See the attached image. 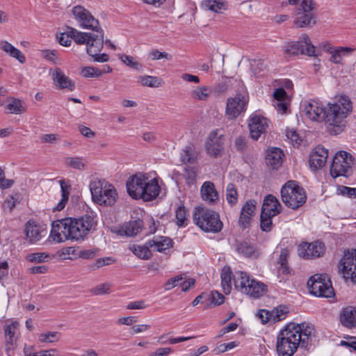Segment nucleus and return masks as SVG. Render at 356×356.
Wrapping results in <instances>:
<instances>
[{"mask_svg": "<svg viewBox=\"0 0 356 356\" xmlns=\"http://www.w3.org/2000/svg\"><path fill=\"white\" fill-rule=\"evenodd\" d=\"M326 111L323 104L311 100L307 102L303 111L312 121H325L330 134L337 135L346 127V118L352 109V103L348 97H341L334 104H329Z\"/></svg>", "mask_w": 356, "mask_h": 356, "instance_id": "nucleus-1", "label": "nucleus"}, {"mask_svg": "<svg viewBox=\"0 0 356 356\" xmlns=\"http://www.w3.org/2000/svg\"><path fill=\"white\" fill-rule=\"evenodd\" d=\"M96 216L87 213L79 218H66L52 223L50 233L51 239L57 243L67 240H83L85 236L97 226Z\"/></svg>", "mask_w": 356, "mask_h": 356, "instance_id": "nucleus-2", "label": "nucleus"}, {"mask_svg": "<svg viewBox=\"0 0 356 356\" xmlns=\"http://www.w3.org/2000/svg\"><path fill=\"white\" fill-rule=\"evenodd\" d=\"M293 327L289 323L280 331L276 342V350L279 356H293L298 346H300L301 338L298 332L300 330Z\"/></svg>", "mask_w": 356, "mask_h": 356, "instance_id": "nucleus-3", "label": "nucleus"}, {"mask_svg": "<svg viewBox=\"0 0 356 356\" xmlns=\"http://www.w3.org/2000/svg\"><path fill=\"white\" fill-rule=\"evenodd\" d=\"M92 199L101 206H112L118 198L115 187L105 179H94L89 185Z\"/></svg>", "mask_w": 356, "mask_h": 356, "instance_id": "nucleus-4", "label": "nucleus"}, {"mask_svg": "<svg viewBox=\"0 0 356 356\" xmlns=\"http://www.w3.org/2000/svg\"><path fill=\"white\" fill-rule=\"evenodd\" d=\"M193 219L195 224L206 232L218 233L223 227L219 214L209 209L196 207Z\"/></svg>", "mask_w": 356, "mask_h": 356, "instance_id": "nucleus-5", "label": "nucleus"}, {"mask_svg": "<svg viewBox=\"0 0 356 356\" xmlns=\"http://www.w3.org/2000/svg\"><path fill=\"white\" fill-rule=\"evenodd\" d=\"M281 198L283 203L289 208L296 210L307 201V195L296 181H288L281 188Z\"/></svg>", "mask_w": 356, "mask_h": 356, "instance_id": "nucleus-6", "label": "nucleus"}, {"mask_svg": "<svg viewBox=\"0 0 356 356\" xmlns=\"http://www.w3.org/2000/svg\"><path fill=\"white\" fill-rule=\"evenodd\" d=\"M234 282L238 291L255 298L261 296L267 290L266 285L254 279H251L248 274L242 271L236 272Z\"/></svg>", "mask_w": 356, "mask_h": 356, "instance_id": "nucleus-7", "label": "nucleus"}, {"mask_svg": "<svg viewBox=\"0 0 356 356\" xmlns=\"http://www.w3.org/2000/svg\"><path fill=\"white\" fill-rule=\"evenodd\" d=\"M282 48L285 56H295L299 54L317 56L315 54V47L307 34L302 35L297 42L285 43Z\"/></svg>", "mask_w": 356, "mask_h": 356, "instance_id": "nucleus-8", "label": "nucleus"}, {"mask_svg": "<svg viewBox=\"0 0 356 356\" xmlns=\"http://www.w3.org/2000/svg\"><path fill=\"white\" fill-rule=\"evenodd\" d=\"M354 158L347 152L340 151L333 158L330 167V175L332 177H347L351 172L354 165Z\"/></svg>", "mask_w": 356, "mask_h": 356, "instance_id": "nucleus-9", "label": "nucleus"}, {"mask_svg": "<svg viewBox=\"0 0 356 356\" xmlns=\"http://www.w3.org/2000/svg\"><path fill=\"white\" fill-rule=\"evenodd\" d=\"M316 8V3L313 0H301L300 6L296 10L294 25L298 28L312 27L316 24L313 10Z\"/></svg>", "mask_w": 356, "mask_h": 356, "instance_id": "nucleus-10", "label": "nucleus"}, {"mask_svg": "<svg viewBox=\"0 0 356 356\" xmlns=\"http://www.w3.org/2000/svg\"><path fill=\"white\" fill-rule=\"evenodd\" d=\"M309 291L317 297L330 298L334 295L332 283L325 275L316 274L307 282Z\"/></svg>", "mask_w": 356, "mask_h": 356, "instance_id": "nucleus-11", "label": "nucleus"}, {"mask_svg": "<svg viewBox=\"0 0 356 356\" xmlns=\"http://www.w3.org/2000/svg\"><path fill=\"white\" fill-rule=\"evenodd\" d=\"M339 269L346 280L356 282V249L344 250Z\"/></svg>", "mask_w": 356, "mask_h": 356, "instance_id": "nucleus-12", "label": "nucleus"}, {"mask_svg": "<svg viewBox=\"0 0 356 356\" xmlns=\"http://www.w3.org/2000/svg\"><path fill=\"white\" fill-rule=\"evenodd\" d=\"M248 104V96L245 94L237 93L234 97L228 98L225 109V115L228 119L236 118L246 111Z\"/></svg>", "mask_w": 356, "mask_h": 356, "instance_id": "nucleus-13", "label": "nucleus"}, {"mask_svg": "<svg viewBox=\"0 0 356 356\" xmlns=\"http://www.w3.org/2000/svg\"><path fill=\"white\" fill-rule=\"evenodd\" d=\"M72 14L80 26L83 29L97 30L99 24L92 14L81 6H76L72 8Z\"/></svg>", "mask_w": 356, "mask_h": 356, "instance_id": "nucleus-14", "label": "nucleus"}, {"mask_svg": "<svg viewBox=\"0 0 356 356\" xmlns=\"http://www.w3.org/2000/svg\"><path fill=\"white\" fill-rule=\"evenodd\" d=\"M325 250V245L319 241L303 243L298 248V255L307 259L320 257L323 255Z\"/></svg>", "mask_w": 356, "mask_h": 356, "instance_id": "nucleus-15", "label": "nucleus"}, {"mask_svg": "<svg viewBox=\"0 0 356 356\" xmlns=\"http://www.w3.org/2000/svg\"><path fill=\"white\" fill-rule=\"evenodd\" d=\"M223 135L219 134L218 130L212 131L205 144L207 154L215 158L220 156L223 150Z\"/></svg>", "mask_w": 356, "mask_h": 356, "instance_id": "nucleus-16", "label": "nucleus"}, {"mask_svg": "<svg viewBox=\"0 0 356 356\" xmlns=\"http://www.w3.org/2000/svg\"><path fill=\"white\" fill-rule=\"evenodd\" d=\"M147 179L148 177L142 173L136 174L129 177L126 184L128 194L134 199H140V193L143 191V186Z\"/></svg>", "mask_w": 356, "mask_h": 356, "instance_id": "nucleus-17", "label": "nucleus"}, {"mask_svg": "<svg viewBox=\"0 0 356 356\" xmlns=\"http://www.w3.org/2000/svg\"><path fill=\"white\" fill-rule=\"evenodd\" d=\"M19 323L17 321H13L9 325H6L4 328L5 332V348L8 355H10V352L13 351L17 344V341L19 337Z\"/></svg>", "mask_w": 356, "mask_h": 356, "instance_id": "nucleus-18", "label": "nucleus"}, {"mask_svg": "<svg viewBox=\"0 0 356 356\" xmlns=\"http://www.w3.org/2000/svg\"><path fill=\"white\" fill-rule=\"evenodd\" d=\"M328 150L318 145L314 148L309 155V163L312 170L316 171L323 168L327 161Z\"/></svg>", "mask_w": 356, "mask_h": 356, "instance_id": "nucleus-19", "label": "nucleus"}, {"mask_svg": "<svg viewBox=\"0 0 356 356\" xmlns=\"http://www.w3.org/2000/svg\"><path fill=\"white\" fill-rule=\"evenodd\" d=\"M92 31L95 33H92V37L86 46V50L89 56H97V54L99 53L104 47V35L100 26L97 30Z\"/></svg>", "mask_w": 356, "mask_h": 356, "instance_id": "nucleus-20", "label": "nucleus"}, {"mask_svg": "<svg viewBox=\"0 0 356 356\" xmlns=\"http://www.w3.org/2000/svg\"><path fill=\"white\" fill-rule=\"evenodd\" d=\"M267 126L266 118L257 115L252 116L248 124L250 137L254 140H258L261 134L266 131Z\"/></svg>", "mask_w": 356, "mask_h": 356, "instance_id": "nucleus-21", "label": "nucleus"}, {"mask_svg": "<svg viewBox=\"0 0 356 356\" xmlns=\"http://www.w3.org/2000/svg\"><path fill=\"white\" fill-rule=\"evenodd\" d=\"M45 232V229L40 224L33 220H29L25 225L24 233L31 243L40 241L42 233Z\"/></svg>", "mask_w": 356, "mask_h": 356, "instance_id": "nucleus-22", "label": "nucleus"}, {"mask_svg": "<svg viewBox=\"0 0 356 356\" xmlns=\"http://www.w3.org/2000/svg\"><path fill=\"white\" fill-rule=\"evenodd\" d=\"M160 186L156 178L147 179L145 184L143 186L140 194V199L145 202H149L154 200L159 194Z\"/></svg>", "mask_w": 356, "mask_h": 356, "instance_id": "nucleus-23", "label": "nucleus"}, {"mask_svg": "<svg viewBox=\"0 0 356 356\" xmlns=\"http://www.w3.org/2000/svg\"><path fill=\"white\" fill-rule=\"evenodd\" d=\"M257 202L254 200H248L243 206L238 219V225L243 229L248 227L252 217L254 214Z\"/></svg>", "mask_w": 356, "mask_h": 356, "instance_id": "nucleus-24", "label": "nucleus"}, {"mask_svg": "<svg viewBox=\"0 0 356 356\" xmlns=\"http://www.w3.org/2000/svg\"><path fill=\"white\" fill-rule=\"evenodd\" d=\"M51 77L54 84L59 89L67 88L72 91L75 88L74 82L67 77L58 67H56L51 73Z\"/></svg>", "mask_w": 356, "mask_h": 356, "instance_id": "nucleus-25", "label": "nucleus"}, {"mask_svg": "<svg viewBox=\"0 0 356 356\" xmlns=\"http://www.w3.org/2000/svg\"><path fill=\"white\" fill-rule=\"evenodd\" d=\"M284 154L278 147H272L267 150L266 163L272 170H277L282 164Z\"/></svg>", "mask_w": 356, "mask_h": 356, "instance_id": "nucleus-26", "label": "nucleus"}, {"mask_svg": "<svg viewBox=\"0 0 356 356\" xmlns=\"http://www.w3.org/2000/svg\"><path fill=\"white\" fill-rule=\"evenodd\" d=\"M294 327L293 328H298L300 330H298V334L300 335L301 343L300 347L307 348L309 342L311 341L312 334L314 331V327L313 325L302 323L300 324L291 323Z\"/></svg>", "mask_w": 356, "mask_h": 356, "instance_id": "nucleus-27", "label": "nucleus"}, {"mask_svg": "<svg viewBox=\"0 0 356 356\" xmlns=\"http://www.w3.org/2000/svg\"><path fill=\"white\" fill-rule=\"evenodd\" d=\"M143 227V222L140 219L124 222L118 230L121 236H134L140 233Z\"/></svg>", "mask_w": 356, "mask_h": 356, "instance_id": "nucleus-28", "label": "nucleus"}, {"mask_svg": "<svg viewBox=\"0 0 356 356\" xmlns=\"http://www.w3.org/2000/svg\"><path fill=\"white\" fill-rule=\"evenodd\" d=\"M339 320L346 327H356V307L348 306L343 308L340 313Z\"/></svg>", "mask_w": 356, "mask_h": 356, "instance_id": "nucleus-29", "label": "nucleus"}, {"mask_svg": "<svg viewBox=\"0 0 356 356\" xmlns=\"http://www.w3.org/2000/svg\"><path fill=\"white\" fill-rule=\"evenodd\" d=\"M202 198L210 204H216L219 200L218 193L216 191L213 183L205 181L201 187Z\"/></svg>", "mask_w": 356, "mask_h": 356, "instance_id": "nucleus-30", "label": "nucleus"}, {"mask_svg": "<svg viewBox=\"0 0 356 356\" xmlns=\"http://www.w3.org/2000/svg\"><path fill=\"white\" fill-rule=\"evenodd\" d=\"M281 204L278 200L273 195L265 197L261 208V212L275 216L280 213Z\"/></svg>", "mask_w": 356, "mask_h": 356, "instance_id": "nucleus-31", "label": "nucleus"}, {"mask_svg": "<svg viewBox=\"0 0 356 356\" xmlns=\"http://www.w3.org/2000/svg\"><path fill=\"white\" fill-rule=\"evenodd\" d=\"M149 246L156 248V251L161 252L172 246V241L166 236H157L147 241Z\"/></svg>", "mask_w": 356, "mask_h": 356, "instance_id": "nucleus-32", "label": "nucleus"}, {"mask_svg": "<svg viewBox=\"0 0 356 356\" xmlns=\"http://www.w3.org/2000/svg\"><path fill=\"white\" fill-rule=\"evenodd\" d=\"M236 250L239 254L246 257L257 258L259 256V252L255 247L246 241L238 243L236 246Z\"/></svg>", "mask_w": 356, "mask_h": 356, "instance_id": "nucleus-33", "label": "nucleus"}, {"mask_svg": "<svg viewBox=\"0 0 356 356\" xmlns=\"http://www.w3.org/2000/svg\"><path fill=\"white\" fill-rule=\"evenodd\" d=\"M212 93V89L207 86H198L191 92L193 99L198 101H207Z\"/></svg>", "mask_w": 356, "mask_h": 356, "instance_id": "nucleus-34", "label": "nucleus"}, {"mask_svg": "<svg viewBox=\"0 0 356 356\" xmlns=\"http://www.w3.org/2000/svg\"><path fill=\"white\" fill-rule=\"evenodd\" d=\"M60 189L62 192V198L58 203L56 207L54 208L53 211H61L65 207L66 203L69 200L70 188V186L66 184L64 179L59 181Z\"/></svg>", "mask_w": 356, "mask_h": 356, "instance_id": "nucleus-35", "label": "nucleus"}, {"mask_svg": "<svg viewBox=\"0 0 356 356\" xmlns=\"http://www.w3.org/2000/svg\"><path fill=\"white\" fill-rule=\"evenodd\" d=\"M69 33L72 34V38L78 44L87 45L88 40L92 37V33L81 32L72 27H69Z\"/></svg>", "mask_w": 356, "mask_h": 356, "instance_id": "nucleus-36", "label": "nucleus"}, {"mask_svg": "<svg viewBox=\"0 0 356 356\" xmlns=\"http://www.w3.org/2000/svg\"><path fill=\"white\" fill-rule=\"evenodd\" d=\"M202 5L206 9L216 13L226 9V2L222 0H205L202 1Z\"/></svg>", "mask_w": 356, "mask_h": 356, "instance_id": "nucleus-37", "label": "nucleus"}, {"mask_svg": "<svg viewBox=\"0 0 356 356\" xmlns=\"http://www.w3.org/2000/svg\"><path fill=\"white\" fill-rule=\"evenodd\" d=\"M232 272L229 268L224 267L221 272V284L223 291L225 294H229L232 289L231 281H232Z\"/></svg>", "mask_w": 356, "mask_h": 356, "instance_id": "nucleus-38", "label": "nucleus"}, {"mask_svg": "<svg viewBox=\"0 0 356 356\" xmlns=\"http://www.w3.org/2000/svg\"><path fill=\"white\" fill-rule=\"evenodd\" d=\"M353 51L354 49L350 47H338L337 49H333V51L330 53L331 56L329 60L334 63L339 64L342 60V56L350 54Z\"/></svg>", "mask_w": 356, "mask_h": 356, "instance_id": "nucleus-39", "label": "nucleus"}, {"mask_svg": "<svg viewBox=\"0 0 356 356\" xmlns=\"http://www.w3.org/2000/svg\"><path fill=\"white\" fill-rule=\"evenodd\" d=\"M138 82L144 86L157 88L162 86L163 81L158 76L145 75L138 79Z\"/></svg>", "mask_w": 356, "mask_h": 356, "instance_id": "nucleus-40", "label": "nucleus"}, {"mask_svg": "<svg viewBox=\"0 0 356 356\" xmlns=\"http://www.w3.org/2000/svg\"><path fill=\"white\" fill-rule=\"evenodd\" d=\"M65 163L67 167L82 170L85 169V160L79 156H68L65 159Z\"/></svg>", "mask_w": 356, "mask_h": 356, "instance_id": "nucleus-41", "label": "nucleus"}, {"mask_svg": "<svg viewBox=\"0 0 356 356\" xmlns=\"http://www.w3.org/2000/svg\"><path fill=\"white\" fill-rule=\"evenodd\" d=\"M152 246H149L147 242L143 245H134L132 248L133 253L142 259H148L152 256V252L149 250Z\"/></svg>", "mask_w": 356, "mask_h": 356, "instance_id": "nucleus-42", "label": "nucleus"}, {"mask_svg": "<svg viewBox=\"0 0 356 356\" xmlns=\"http://www.w3.org/2000/svg\"><path fill=\"white\" fill-rule=\"evenodd\" d=\"M251 66L252 72L256 77L264 76L268 72L267 65L263 60H253Z\"/></svg>", "mask_w": 356, "mask_h": 356, "instance_id": "nucleus-43", "label": "nucleus"}, {"mask_svg": "<svg viewBox=\"0 0 356 356\" xmlns=\"http://www.w3.org/2000/svg\"><path fill=\"white\" fill-rule=\"evenodd\" d=\"M274 216L269 215L265 212H261L260 227L264 232H270L273 228L272 218Z\"/></svg>", "mask_w": 356, "mask_h": 356, "instance_id": "nucleus-44", "label": "nucleus"}, {"mask_svg": "<svg viewBox=\"0 0 356 356\" xmlns=\"http://www.w3.org/2000/svg\"><path fill=\"white\" fill-rule=\"evenodd\" d=\"M226 198L230 205H234L238 201V193L233 184H229L226 188Z\"/></svg>", "mask_w": 356, "mask_h": 356, "instance_id": "nucleus-45", "label": "nucleus"}, {"mask_svg": "<svg viewBox=\"0 0 356 356\" xmlns=\"http://www.w3.org/2000/svg\"><path fill=\"white\" fill-rule=\"evenodd\" d=\"M176 223L179 227H185L187 225L188 219L186 218V210L184 207H179L175 211Z\"/></svg>", "mask_w": 356, "mask_h": 356, "instance_id": "nucleus-46", "label": "nucleus"}, {"mask_svg": "<svg viewBox=\"0 0 356 356\" xmlns=\"http://www.w3.org/2000/svg\"><path fill=\"white\" fill-rule=\"evenodd\" d=\"M61 334L58 332H49L39 335V341L42 343H53L58 341Z\"/></svg>", "mask_w": 356, "mask_h": 356, "instance_id": "nucleus-47", "label": "nucleus"}, {"mask_svg": "<svg viewBox=\"0 0 356 356\" xmlns=\"http://www.w3.org/2000/svg\"><path fill=\"white\" fill-rule=\"evenodd\" d=\"M6 108L8 113L15 114L21 113L25 111L22 101L17 99H13L10 103L7 104Z\"/></svg>", "mask_w": 356, "mask_h": 356, "instance_id": "nucleus-48", "label": "nucleus"}, {"mask_svg": "<svg viewBox=\"0 0 356 356\" xmlns=\"http://www.w3.org/2000/svg\"><path fill=\"white\" fill-rule=\"evenodd\" d=\"M115 262V259L111 257H106L103 258H99L95 261V263L90 266V269L95 270L102 267L111 265Z\"/></svg>", "mask_w": 356, "mask_h": 356, "instance_id": "nucleus-49", "label": "nucleus"}, {"mask_svg": "<svg viewBox=\"0 0 356 356\" xmlns=\"http://www.w3.org/2000/svg\"><path fill=\"white\" fill-rule=\"evenodd\" d=\"M181 160L184 163H194L196 160V156L193 152V148L191 146H186L181 153Z\"/></svg>", "mask_w": 356, "mask_h": 356, "instance_id": "nucleus-50", "label": "nucleus"}, {"mask_svg": "<svg viewBox=\"0 0 356 356\" xmlns=\"http://www.w3.org/2000/svg\"><path fill=\"white\" fill-rule=\"evenodd\" d=\"M273 316V323H276L284 319L288 313L287 308L284 306H280L271 312Z\"/></svg>", "mask_w": 356, "mask_h": 356, "instance_id": "nucleus-51", "label": "nucleus"}, {"mask_svg": "<svg viewBox=\"0 0 356 356\" xmlns=\"http://www.w3.org/2000/svg\"><path fill=\"white\" fill-rule=\"evenodd\" d=\"M289 257V250L286 248L282 249L278 262L280 264L283 273H289V268L287 264Z\"/></svg>", "mask_w": 356, "mask_h": 356, "instance_id": "nucleus-52", "label": "nucleus"}, {"mask_svg": "<svg viewBox=\"0 0 356 356\" xmlns=\"http://www.w3.org/2000/svg\"><path fill=\"white\" fill-rule=\"evenodd\" d=\"M149 57L152 60H158L161 59H165L171 60L172 59V55L165 51H160L158 49H152L149 52Z\"/></svg>", "mask_w": 356, "mask_h": 356, "instance_id": "nucleus-53", "label": "nucleus"}, {"mask_svg": "<svg viewBox=\"0 0 356 356\" xmlns=\"http://www.w3.org/2000/svg\"><path fill=\"white\" fill-rule=\"evenodd\" d=\"M119 58L127 66H129L136 70H141L143 68L142 65L137 61H134L133 57L130 56L121 54L119 56Z\"/></svg>", "mask_w": 356, "mask_h": 356, "instance_id": "nucleus-54", "label": "nucleus"}, {"mask_svg": "<svg viewBox=\"0 0 356 356\" xmlns=\"http://www.w3.org/2000/svg\"><path fill=\"white\" fill-rule=\"evenodd\" d=\"M81 74L85 78L101 76V73L98 72V68L91 66L84 67L81 69Z\"/></svg>", "mask_w": 356, "mask_h": 356, "instance_id": "nucleus-55", "label": "nucleus"}, {"mask_svg": "<svg viewBox=\"0 0 356 356\" xmlns=\"http://www.w3.org/2000/svg\"><path fill=\"white\" fill-rule=\"evenodd\" d=\"M337 193L350 198H355L356 188H351L341 185L337 188Z\"/></svg>", "mask_w": 356, "mask_h": 356, "instance_id": "nucleus-56", "label": "nucleus"}, {"mask_svg": "<svg viewBox=\"0 0 356 356\" xmlns=\"http://www.w3.org/2000/svg\"><path fill=\"white\" fill-rule=\"evenodd\" d=\"M208 296L210 303L214 306L220 305L225 301V296L216 291H211Z\"/></svg>", "mask_w": 356, "mask_h": 356, "instance_id": "nucleus-57", "label": "nucleus"}, {"mask_svg": "<svg viewBox=\"0 0 356 356\" xmlns=\"http://www.w3.org/2000/svg\"><path fill=\"white\" fill-rule=\"evenodd\" d=\"M26 258L31 262L42 263L49 258V255L44 252H35L28 254Z\"/></svg>", "mask_w": 356, "mask_h": 356, "instance_id": "nucleus-58", "label": "nucleus"}, {"mask_svg": "<svg viewBox=\"0 0 356 356\" xmlns=\"http://www.w3.org/2000/svg\"><path fill=\"white\" fill-rule=\"evenodd\" d=\"M111 287V284L102 283L92 289V292L95 295L108 294L110 293Z\"/></svg>", "mask_w": 356, "mask_h": 356, "instance_id": "nucleus-59", "label": "nucleus"}, {"mask_svg": "<svg viewBox=\"0 0 356 356\" xmlns=\"http://www.w3.org/2000/svg\"><path fill=\"white\" fill-rule=\"evenodd\" d=\"M42 56L44 58L49 62H51L54 64L57 63L58 51L56 50H43L42 51Z\"/></svg>", "mask_w": 356, "mask_h": 356, "instance_id": "nucleus-60", "label": "nucleus"}, {"mask_svg": "<svg viewBox=\"0 0 356 356\" xmlns=\"http://www.w3.org/2000/svg\"><path fill=\"white\" fill-rule=\"evenodd\" d=\"M71 33H69V27H67V31L65 33H63L60 35L58 38L59 43L64 47H69L71 44Z\"/></svg>", "mask_w": 356, "mask_h": 356, "instance_id": "nucleus-61", "label": "nucleus"}, {"mask_svg": "<svg viewBox=\"0 0 356 356\" xmlns=\"http://www.w3.org/2000/svg\"><path fill=\"white\" fill-rule=\"evenodd\" d=\"M184 177L187 184H193L196 179V172L193 168L187 167L185 168Z\"/></svg>", "mask_w": 356, "mask_h": 356, "instance_id": "nucleus-62", "label": "nucleus"}, {"mask_svg": "<svg viewBox=\"0 0 356 356\" xmlns=\"http://www.w3.org/2000/svg\"><path fill=\"white\" fill-rule=\"evenodd\" d=\"M257 316L263 324L268 322L273 323V316L270 311L262 309L258 313Z\"/></svg>", "mask_w": 356, "mask_h": 356, "instance_id": "nucleus-63", "label": "nucleus"}, {"mask_svg": "<svg viewBox=\"0 0 356 356\" xmlns=\"http://www.w3.org/2000/svg\"><path fill=\"white\" fill-rule=\"evenodd\" d=\"M273 97L274 101H286L289 96L284 88H279L274 91Z\"/></svg>", "mask_w": 356, "mask_h": 356, "instance_id": "nucleus-64", "label": "nucleus"}]
</instances>
